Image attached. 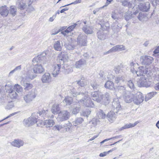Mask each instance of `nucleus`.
<instances>
[{"label":"nucleus","instance_id":"ddd939ff","mask_svg":"<svg viewBox=\"0 0 159 159\" xmlns=\"http://www.w3.org/2000/svg\"><path fill=\"white\" fill-rule=\"evenodd\" d=\"M77 42L79 45L82 46L87 44V37L85 35L80 34L77 38Z\"/></svg>","mask_w":159,"mask_h":159},{"label":"nucleus","instance_id":"f03ea898","mask_svg":"<svg viewBox=\"0 0 159 159\" xmlns=\"http://www.w3.org/2000/svg\"><path fill=\"white\" fill-rule=\"evenodd\" d=\"M121 106L118 100L114 101L112 103V111L108 112L107 117L110 122H112L116 119L115 113H117L119 111L121 110Z\"/></svg>","mask_w":159,"mask_h":159},{"label":"nucleus","instance_id":"a19ab883","mask_svg":"<svg viewBox=\"0 0 159 159\" xmlns=\"http://www.w3.org/2000/svg\"><path fill=\"white\" fill-rule=\"evenodd\" d=\"M62 46L61 45L60 41H57L55 42L54 45V49L57 51H61V49Z\"/></svg>","mask_w":159,"mask_h":159},{"label":"nucleus","instance_id":"58836bf2","mask_svg":"<svg viewBox=\"0 0 159 159\" xmlns=\"http://www.w3.org/2000/svg\"><path fill=\"white\" fill-rule=\"evenodd\" d=\"M130 66L131 71L134 74H135L136 71V70H135V68H136L138 66L137 63L132 62L130 63Z\"/></svg>","mask_w":159,"mask_h":159},{"label":"nucleus","instance_id":"49530a36","mask_svg":"<svg viewBox=\"0 0 159 159\" xmlns=\"http://www.w3.org/2000/svg\"><path fill=\"white\" fill-rule=\"evenodd\" d=\"M14 89L18 93L21 92L23 90V89L21 86L18 84H16L14 86Z\"/></svg>","mask_w":159,"mask_h":159},{"label":"nucleus","instance_id":"603ef678","mask_svg":"<svg viewBox=\"0 0 159 159\" xmlns=\"http://www.w3.org/2000/svg\"><path fill=\"white\" fill-rule=\"evenodd\" d=\"M90 123L92 124L93 126H95L100 123V121L98 119L96 118H93L90 121Z\"/></svg>","mask_w":159,"mask_h":159},{"label":"nucleus","instance_id":"393cba45","mask_svg":"<svg viewBox=\"0 0 159 159\" xmlns=\"http://www.w3.org/2000/svg\"><path fill=\"white\" fill-rule=\"evenodd\" d=\"M93 28L92 26L85 25L83 27L82 30L87 34H92L93 33Z\"/></svg>","mask_w":159,"mask_h":159},{"label":"nucleus","instance_id":"7c9ffc66","mask_svg":"<svg viewBox=\"0 0 159 159\" xmlns=\"http://www.w3.org/2000/svg\"><path fill=\"white\" fill-rule=\"evenodd\" d=\"M112 48L113 52L122 51L125 49V47L122 45H117L113 47Z\"/></svg>","mask_w":159,"mask_h":159},{"label":"nucleus","instance_id":"f704fd0d","mask_svg":"<svg viewBox=\"0 0 159 159\" xmlns=\"http://www.w3.org/2000/svg\"><path fill=\"white\" fill-rule=\"evenodd\" d=\"M9 95L11 98L12 99H16L17 97V94L14 90L10 89L9 92Z\"/></svg>","mask_w":159,"mask_h":159},{"label":"nucleus","instance_id":"69168bd1","mask_svg":"<svg viewBox=\"0 0 159 159\" xmlns=\"http://www.w3.org/2000/svg\"><path fill=\"white\" fill-rule=\"evenodd\" d=\"M113 0H107L105 5L102 7H101V8H103L104 7H107L110 4Z\"/></svg>","mask_w":159,"mask_h":159},{"label":"nucleus","instance_id":"8fccbe9b","mask_svg":"<svg viewBox=\"0 0 159 159\" xmlns=\"http://www.w3.org/2000/svg\"><path fill=\"white\" fill-rule=\"evenodd\" d=\"M62 67L63 69H64L63 71H64L66 74H68L72 71L71 69H70V67L68 66H67V65L66 64H64Z\"/></svg>","mask_w":159,"mask_h":159},{"label":"nucleus","instance_id":"cd10ccee","mask_svg":"<svg viewBox=\"0 0 159 159\" xmlns=\"http://www.w3.org/2000/svg\"><path fill=\"white\" fill-rule=\"evenodd\" d=\"M102 99L103 100L105 101L104 104L106 105L109 102L111 98L109 93L107 92L105 93L104 95L102 94Z\"/></svg>","mask_w":159,"mask_h":159},{"label":"nucleus","instance_id":"864d4df0","mask_svg":"<svg viewBox=\"0 0 159 159\" xmlns=\"http://www.w3.org/2000/svg\"><path fill=\"white\" fill-rule=\"evenodd\" d=\"M63 128V127L61 125H57L54 126L53 129L54 130L61 131Z\"/></svg>","mask_w":159,"mask_h":159},{"label":"nucleus","instance_id":"2eb2a0df","mask_svg":"<svg viewBox=\"0 0 159 159\" xmlns=\"http://www.w3.org/2000/svg\"><path fill=\"white\" fill-rule=\"evenodd\" d=\"M33 70L35 73L41 74L43 72L44 69L41 64L38 63L34 66Z\"/></svg>","mask_w":159,"mask_h":159},{"label":"nucleus","instance_id":"c756f323","mask_svg":"<svg viewBox=\"0 0 159 159\" xmlns=\"http://www.w3.org/2000/svg\"><path fill=\"white\" fill-rule=\"evenodd\" d=\"M54 124V120L51 119L46 120L44 122V125L47 128L52 127Z\"/></svg>","mask_w":159,"mask_h":159},{"label":"nucleus","instance_id":"052dcab7","mask_svg":"<svg viewBox=\"0 0 159 159\" xmlns=\"http://www.w3.org/2000/svg\"><path fill=\"white\" fill-rule=\"evenodd\" d=\"M134 15L133 14V12L132 14H131V15H130L129 14H128L127 13L125 16V19L126 20H129L132 17V15Z\"/></svg>","mask_w":159,"mask_h":159},{"label":"nucleus","instance_id":"ea45409f","mask_svg":"<svg viewBox=\"0 0 159 159\" xmlns=\"http://www.w3.org/2000/svg\"><path fill=\"white\" fill-rule=\"evenodd\" d=\"M22 85L24 87V89L25 90H28L31 89L33 87L32 84L27 82L22 83Z\"/></svg>","mask_w":159,"mask_h":159},{"label":"nucleus","instance_id":"9b49d317","mask_svg":"<svg viewBox=\"0 0 159 159\" xmlns=\"http://www.w3.org/2000/svg\"><path fill=\"white\" fill-rule=\"evenodd\" d=\"M91 95L93 100L97 102H100L102 100V93L99 91H95L92 92Z\"/></svg>","mask_w":159,"mask_h":159},{"label":"nucleus","instance_id":"2f4dec72","mask_svg":"<svg viewBox=\"0 0 159 159\" xmlns=\"http://www.w3.org/2000/svg\"><path fill=\"white\" fill-rule=\"evenodd\" d=\"M138 123V122H136L134 124H131V123H129V124H126L124 126L120 128L119 129V130L121 131L124 129H128V128H130L134 127Z\"/></svg>","mask_w":159,"mask_h":159},{"label":"nucleus","instance_id":"f3484780","mask_svg":"<svg viewBox=\"0 0 159 159\" xmlns=\"http://www.w3.org/2000/svg\"><path fill=\"white\" fill-rule=\"evenodd\" d=\"M51 79L50 74L48 73H46L43 75L41 80L43 83H49L51 82Z\"/></svg>","mask_w":159,"mask_h":159},{"label":"nucleus","instance_id":"6e6d98bb","mask_svg":"<svg viewBox=\"0 0 159 159\" xmlns=\"http://www.w3.org/2000/svg\"><path fill=\"white\" fill-rule=\"evenodd\" d=\"M14 106L13 103L12 102H11L8 103L5 108L9 110L13 108Z\"/></svg>","mask_w":159,"mask_h":159},{"label":"nucleus","instance_id":"5fc2aeb1","mask_svg":"<svg viewBox=\"0 0 159 159\" xmlns=\"http://www.w3.org/2000/svg\"><path fill=\"white\" fill-rule=\"evenodd\" d=\"M91 113V111L89 110H87L86 111H83L81 113V115L82 116L88 117Z\"/></svg>","mask_w":159,"mask_h":159},{"label":"nucleus","instance_id":"37998d69","mask_svg":"<svg viewBox=\"0 0 159 159\" xmlns=\"http://www.w3.org/2000/svg\"><path fill=\"white\" fill-rule=\"evenodd\" d=\"M101 28L100 30H102L103 31L107 32V30L109 28V25L108 22H106L103 24L101 25Z\"/></svg>","mask_w":159,"mask_h":159},{"label":"nucleus","instance_id":"bb28decb","mask_svg":"<svg viewBox=\"0 0 159 159\" xmlns=\"http://www.w3.org/2000/svg\"><path fill=\"white\" fill-rule=\"evenodd\" d=\"M86 64V61L84 60H80L77 61L75 64V67L77 68H81Z\"/></svg>","mask_w":159,"mask_h":159},{"label":"nucleus","instance_id":"680f3d73","mask_svg":"<svg viewBox=\"0 0 159 159\" xmlns=\"http://www.w3.org/2000/svg\"><path fill=\"white\" fill-rule=\"evenodd\" d=\"M46 111H45V110H43L42 111H40L39 113H37V114H39V116H45L46 114Z\"/></svg>","mask_w":159,"mask_h":159},{"label":"nucleus","instance_id":"0eeeda50","mask_svg":"<svg viewBox=\"0 0 159 159\" xmlns=\"http://www.w3.org/2000/svg\"><path fill=\"white\" fill-rule=\"evenodd\" d=\"M134 97L133 99L134 103L136 105H139L144 100L143 94L140 92L134 91Z\"/></svg>","mask_w":159,"mask_h":159},{"label":"nucleus","instance_id":"423d86ee","mask_svg":"<svg viewBox=\"0 0 159 159\" xmlns=\"http://www.w3.org/2000/svg\"><path fill=\"white\" fill-rule=\"evenodd\" d=\"M134 91H128L125 93L123 96L125 102L127 103H130L133 101L134 97Z\"/></svg>","mask_w":159,"mask_h":159},{"label":"nucleus","instance_id":"6e6552de","mask_svg":"<svg viewBox=\"0 0 159 159\" xmlns=\"http://www.w3.org/2000/svg\"><path fill=\"white\" fill-rule=\"evenodd\" d=\"M36 96L35 90L33 89L29 92L27 94L24 96L23 98L25 102L28 103L32 101Z\"/></svg>","mask_w":159,"mask_h":159},{"label":"nucleus","instance_id":"a211bd4d","mask_svg":"<svg viewBox=\"0 0 159 159\" xmlns=\"http://www.w3.org/2000/svg\"><path fill=\"white\" fill-rule=\"evenodd\" d=\"M59 62L62 65H63L65 61H66L68 59V56L67 53L61 52L59 56Z\"/></svg>","mask_w":159,"mask_h":159},{"label":"nucleus","instance_id":"39448f33","mask_svg":"<svg viewBox=\"0 0 159 159\" xmlns=\"http://www.w3.org/2000/svg\"><path fill=\"white\" fill-rule=\"evenodd\" d=\"M70 113L66 111H60L58 114L57 120L58 121H63L67 120L70 117Z\"/></svg>","mask_w":159,"mask_h":159},{"label":"nucleus","instance_id":"4c0bfd02","mask_svg":"<svg viewBox=\"0 0 159 159\" xmlns=\"http://www.w3.org/2000/svg\"><path fill=\"white\" fill-rule=\"evenodd\" d=\"M105 33L102 30H100L97 33L98 38L100 40L104 39L106 37Z\"/></svg>","mask_w":159,"mask_h":159},{"label":"nucleus","instance_id":"338daca9","mask_svg":"<svg viewBox=\"0 0 159 159\" xmlns=\"http://www.w3.org/2000/svg\"><path fill=\"white\" fill-rule=\"evenodd\" d=\"M152 4L155 5L157 4L159 5V0H150Z\"/></svg>","mask_w":159,"mask_h":159},{"label":"nucleus","instance_id":"09e8293b","mask_svg":"<svg viewBox=\"0 0 159 159\" xmlns=\"http://www.w3.org/2000/svg\"><path fill=\"white\" fill-rule=\"evenodd\" d=\"M10 13L12 16H15L16 13V8L15 6H11L10 9Z\"/></svg>","mask_w":159,"mask_h":159},{"label":"nucleus","instance_id":"a878e982","mask_svg":"<svg viewBox=\"0 0 159 159\" xmlns=\"http://www.w3.org/2000/svg\"><path fill=\"white\" fill-rule=\"evenodd\" d=\"M11 144L14 147L20 148V146H23L24 142L20 140L15 139L11 143Z\"/></svg>","mask_w":159,"mask_h":159},{"label":"nucleus","instance_id":"412c9836","mask_svg":"<svg viewBox=\"0 0 159 159\" xmlns=\"http://www.w3.org/2000/svg\"><path fill=\"white\" fill-rule=\"evenodd\" d=\"M36 77L35 75H30L28 74H26V75L24 77H22L21 82L22 83L24 82H28L31 80H32Z\"/></svg>","mask_w":159,"mask_h":159},{"label":"nucleus","instance_id":"dca6fc26","mask_svg":"<svg viewBox=\"0 0 159 159\" xmlns=\"http://www.w3.org/2000/svg\"><path fill=\"white\" fill-rule=\"evenodd\" d=\"M48 51H45L41 53L36 58H34L32 62L34 64L37 62L38 61L40 62V60H42L46 56L48 52Z\"/></svg>","mask_w":159,"mask_h":159},{"label":"nucleus","instance_id":"0e129e2a","mask_svg":"<svg viewBox=\"0 0 159 159\" xmlns=\"http://www.w3.org/2000/svg\"><path fill=\"white\" fill-rule=\"evenodd\" d=\"M91 85L94 89H97L99 86V85L96 83H94V84L91 83Z\"/></svg>","mask_w":159,"mask_h":159},{"label":"nucleus","instance_id":"a18cd8bd","mask_svg":"<svg viewBox=\"0 0 159 159\" xmlns=\"http://www.w3.org/2000/svg\"><path fill=\"white\" fill-rule=\"evenodd\" d=\"M117 149V148L116 147H115L111 149L108 151L107 152H103L101 153H100L99 155V156L101 157H104V156H107V154H108L109 153L112 152L113 151Z\"/></svg>","mask_w":159,"mask_h":159},{"label":"nucleus","instance_id":"c9c22d12","mask_svg":"<svg viewBox=\"0 0 159 159\" xmlns=\"http://www.w3.org/2000/svg\"><path fill=\"white\" fill-rule=\"evenodd\" d=\"M65 46L66 49L69 50H73L75 47V45L74 44L73 42L66 43L65 44Z\"/></svg>","mask_w":159,"mask_h":159},{"label":"nucleus","instance_id":"5701e85b","mask_svg":"<svg viewBox=\"0 0 159 159\" xmlns=\"http://www.w3.org/2000/svg\"><path fill=\"white\" fill-rule=\"evenodd\" d=\"M16 4L18 8L20 10H24L27 7L26 3L23 0H18Z\"/></svg>","mask_w":159,"mask_h":159},{"label":"nucleus","instance_id":"7ed1b4c3","mask_svg":"<svg viewBox=\"0 0 159 159\" xmlns=\"http://www.w3.org/2000/svg\"><path fill=\"white\" fill-rule=\"evenodd\" d=\"M150 7L149 2L141 3L138 6H134L132 8V11H133L134 14L136 15L139 12V10L143 11H147Z\"/></svg>","mask_w":159,"mask_h":159},{"label":"nucleus","instance_id":"4be33fe9","mask_svg":"<svg viewBox=\"0 0 159 159\" xmlns=\"http://www.w3.org/2000/svg\"><path fill=\"white\" fill-rule=\"evenodd\" d=\"M9 10L5 5L1 7L0 8V14L3 17H6L8 15Z\"/></svg>","mask_w":159,"mask_h":159},{"label":"nucleus","instance_id":"4468645a","mask_svg":"<svg viewBox=\"0 0 159 159\" xmlns=\"http://www.w3.org/2000/svg\"><path fill=\"white\" fill-rule=\"evenodd\" d=\"M148 71L146 67L140 66L139 67L137 71L136 70L135 74H137L138 76H143L147 75V74Z\"/></svg>","mask_w":159,"mask_h":159},{"label":"nucleus","instance_id":"b1692460","mask_svg":"<svg viewBox=\"0 0 159 159\" xmlns=\"http://www.w3.org/2000/svg\"><path fill=\"white\" fill-rule=\"evenodd\" d=\"M114 82L118 85L123 84L125 82V78L122 76L119 75L115 77Z\"/></svg>","mask_w":159,"mask_h":159},{"label":"nucleus","instance_id":"9d476101","mask_svg":"<svg viewBox=\"0 0 159 159\" xmlns=\"http://www.w3.org/2000/svg\"><path fill=\"white\" fill-rule=\"evenodd\" d=\"M37 119L34 116V114L28 118L25 119L23 121V124L26 127L31 126L37 122Z\"/></svg>","mask_w":159,"mask_h":159},{"label":"nucleus","instance_id":"c03bdc74","mask_svg":"<svg viewBox=\"0 0 159 159\" xmlns=\"http://www.w3.org/2000/svg\"><path fill=\"white\" fill-rule=\"evenodd\" d=\"M73 101V99L71 97L69 96H67L66 97L63 101L64 103H65L66 105L70 104Z\"/></svg>","mask_w":159,"mask_h":159},{"label":"nucleus","instance_id":"f257e3e1","mask_svg":"<svg viewBox=\"0 0 159 159\" xmlns=\"http://www.w3.org/2000/svg\"><path fill=\"white\" fill-rule=\"evenodd\" d=\"M71 93L75 95L76 99L78 101L84 106L87 107H93L94 104L91 101L90 98L88 95V92L85 93L80 92L78 93L76 91L75 89H71Z\"/></svg>","mask_w":159,"mask_h":159},{"label":"nucleus","instance_id":"473e14b6","mask_svg":"<svg viewBox=\"0 0 159 159\" xmlns=\"http://www.w3.org/2000/svg\"><path fill=\"white\" fill-rule=\"evenodd\" d=\"M116 89L118 92L122 94L123 96L127 91H128L126 89L125 87L124 86H118L116 87Z\"/></svg>","mask_w":159,"mask_h":159},{"label":"nucleus","instance_id":"4d7b16f0","mask_svg":"<svg viewBox=\"0 0 159 159\" xmlns=\"http://www.w3.org/2000/svg\"><path fill=\"white\" fill-rule=\"evenodd\" d=\"M80 110V107L76 106L73 109L72 112L74 114H76L79 112Z\"/></svg>","mask_w":159,"mask_h":159},{"label":"nucleus","instance_id":"bf43d9fd","mask_svg":"<svg viewBox=\"0 0 159 159\" xmlns=\"http://www.w3.org/2000/svg\"><path fill=\"white\" fill-rule=\"evenodd\" d=\"M81 1H82L81 0H76L74 2H72L71 3H70L69 4H68L67 5H66L64 6H62V7H64L66 6H69V5H71V4H77L78 3H80L81 2Z\"/></svg>","mask_w":159,"mask_h":159},{"label":"nucleus","instance_id":"c85d7f7f","mask_svg":"<svg viewBox=\"0 0 159 159\" xmlns=\"http://www.w3.org/2000/svg\"><path fill=\"white\" fill-rule=\"evenodd\" d=\"M138 19L142 22H144L148 20V18L144 13H139L137 16Z\"/></svg>","mask_w":159,"mask_h":159},{"label":"nucleus","instance_id":"1a4fd4ad","mask_svg":"<svg viewBox=\"0 0 159 159\" xmlns=\"http://www.w3.org/2000/svg\"><path fill=\"white\" fill-rule=\"evenodd\" d=\"M140 61L142 65L146 66L151 64L153 61V59L149 56H142L140 58Z\"/></svg>","mask_w":159,"mask_h":159},{"label":"nucleus","instance_id":"6ab92c4d","mask_svg":"<svg viewBox=\"0 0 159 159\" xmlns=\"http://www.w3.org/2000/svg\"><path fill=\"white\" fill-rule=\"evenodd\" d=\"M77 84L81 87H84L89 84V80L85 79L83 76L81 77L80 80L77 81Z\"/></svg>","mask_w":159,"mask_h":159},{"label":"nucleus","instance_id":"72a5a7b5","mask_svg":"<svg viewBox=\"0 0 159 159\" xmlns=\"http://www.w3.org/2000/svg\"><path fill=\"white\" fill-rule=\"evenodd\" d=\"M157 92H152L148 93L145 96V100L147 102L156 95Z\"/></svg>","mask_w":159,"mask_h":159},{"label":"nucleus","instance_id":"e433bc0d","mask_svg":"<svg viewBox=\"0 0 159 159\" xmlns=\"http://www.w3.org/2000/svg\"><path fill=\"white\" fill-rule=\"evenodd\" d=\"M105 87L107 89H112L114 87V84L112 81H108L105 84Z\"/></svg>","mask_w":159,"mask_h":159},{"label":"nucleus","instance_id":"79ce46f5","mask_svg":"<svg viewBox=\"0 0 159 159\" xmlns=\"http://www.w3.org/2000/svg\"><path fill=\"white\" fill-rule=\"evenodd\" d=\"M97 116L99 119H102L106 117V115L102 110H100L97 113Z\"/></svg>","mask_w":159,"mask_h":159},{"label":"nucleus","instance_id":"aec40b11","mask_svg":"<svg viewBox=\"0 0 159 159\" xmlns=\"http://www.w3.org/2000/svg\"><path fill=\"white\" fill-rule=\"evenodd\" d=\"M60 110L59 105L57 103H55L53 105L51 109V112L54 115L58 114Z\"/></svg>","mask_w":159,"mask_h":159},{"label":"nucleus","instance_id":"e2e57ef3","mask_svg":"<svg viewBox=\"0 0 159 159\" xmlns=\"http://www.w3.org/2000/svg\"><path fill=\"white\" fill-rule=\"evenodd\" d=\"M77 24L76 23L74 24L73 25H71V26L68 27V28L70 31L71 32L75 28L76 26L77 25Z\"/></svg>","mask_w":159,"mask_h":159},{"label":"nucleus","instance_id":"3c124183","mask_svg":"<svg viewBox=\"0 0 159 159\" xmlns=\"http://www.w3.org/2000/svg\"><path fill=\"white\" fill-rule=\"evenodd\" d=\"M83 119L81 118H78L73 122L74 126H76L81 123L83 121Z\"/></svg>","mask_w":159,"mask_h":159},{"label":"nucleus","instance_id":"de8ad7c7","mask_svg":"<svg viewBox=\"0 0 159 159\" xmlns=\"http://www.w3.org/2000/svg\"><path fill=\"white\" fill-rule=\"evenodd\" d=\"M123 67V65L122 63H120L118 66H115L114 70L116 74H118L120 71L121 68Z\"/></svg>","mask_w":159,"mask_h":159},{"label":"nucleus","instance_id":"20e7f679","mask_svg":"<svg viewBox=\"0 0 159 159\" xmlns=\"http://www.w3.org/2000/svg\"><path fill=\"white\" fill-rule=\"evenodd\" d=\"M147 75L142 76L137 82V84L139 87H148L150 85L149 78Z\"/></svg>","mask_w":159,"mask_h":159},{"label":"nucleus","instance_id":"774afa93","mask_svg":"<svg viewBox=\"0 0 159 159\" xmlns=\"http://www.w3.org/2000/svg\"><path fill=\"white\" fill-rule=\"evenodd\" d=\"M121 2L122 3V4L123 6H127V4L128 3V2L126 0H121Z\"/></svg>","mask_w":159,"mask_h":159},{"label":"nucleus","instance_id":"13d9d810","mask_svg":"<svg viewBox=\"0 0 159 159\" xmlns=\"http://www.w3.org/2000/svg\"><path fill=\"white\" fill-rule=\"evenodd\" d=\"M127 84L128 86L131 89H133L134 88V85L133 81L132 80H129L128 83Z\"/></svg>","mask_w":159,"mask_h":159},{"label":"nucleus","instance_id":"f8f14e48","mask_svg":"<svg viewBox=\"0 0 159 159\" xmlns=\"http://www.w3.org/2000/svg\"><path fill=\"white\" fill-rule=\"evenodd\" d=\"M61 64H57L54 65L52 71V74L54 77H57L59 74L60 69L61 67Z\"/></svg>","mask_w":159,"mask_h":159}]
</instances>
